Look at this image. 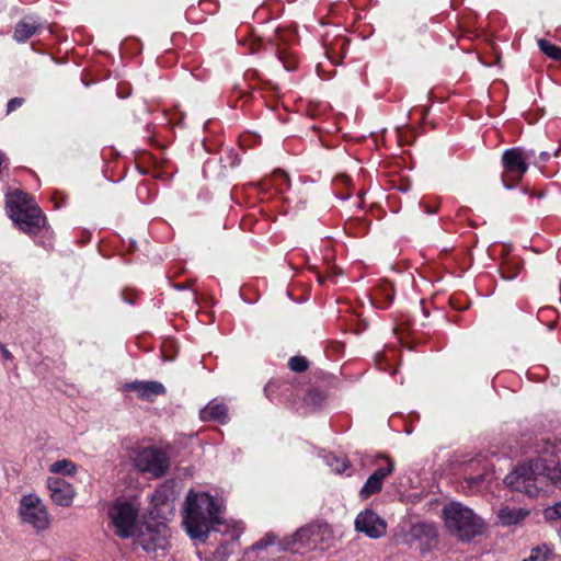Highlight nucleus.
Here are the masks:
<instances>
[{
	"label": "nucleus",
	"mask_w": 561,
	"mask_h": 561,
	"mask_svg": "<svg viewBox=\"0 0 561 561\" xmlns=\"http://www.w3.org/2000/svg\"><path fill=\"white\" fill-rule=\"evenodd\" d=\"M425 213L433 215L437 213V206L431 207L428 205H424Z\"/></svg>",
	"instance_id": "37"
},
{
	"label": "nucleus",
	"mask_w": 561,
	"mask_h": 561,
	"mask_svg": "<svg viewBox=\"0 0 561 561\" xmlns=\"http://www.w3.org/2000/svg\"><path fill=\"white\" fill-rule=\"evenodd\" d=\"M543 517L546 520H557L561 518V501L557 502L552 506L547 507L543 511Z\"/></svg>",
	"instance_id": "28"
},
{
	"label": "nucleus",
	"mask_w": 561,
	"mask_h": 561,
	"mask_svg": "<svg viewBox=\"0 0 561 561\" xmlns=\"http://www.w3.org/2000/svg\"><path fill=\"white\" fill-rule=\"evenodd\" d=\"M538 46L540 50L552 60H561V48L559 46H556L543 38L538 41Z\"/></svg>",
	"instance_id": "22"
},
{
	"label": "nucleus",
	"mask_w": 561,
	"mask_h": 561,
	"mask_svg": "<svg viewBox=\"0 0 561 561\" xmlns=\"http://www.w3.org/2000/svg\"><path fill=\"white\" fill-rule=\"evenodd\" d=\"M201 415H202V417H203L204 420H207V419H208V416H210V412L208 411V409H207V408H205V409H203V410L201 411Z\"/></svg>",
	"instance_id": "38"
},
{
	"label": "nucleus",
	"mask_w": 561,
	"mask_h": 561,
	"mask_svg": "<svg viewBox=\"0 0 561 561\" xmlns=\"http://www.w3.org/2000/svg\"><path fill=\"white\" fill-rule=\"evenodd\" d=\"M550 159V153L547 151H542L539 154V161L538 162H547Z\"/></svg>",
	"instance_id": "36"
},
{
	"label": "nucleus",
	"mask_w": 561,
	"mask_h": 561,
	"mask_svg": "<svg viewBox=\"0 0 561 561\" xmlns=\"http://www.w3.org/2000/svg\"><path fill=\"white\" fill-rule=\"evenodd\" d=\"M183 525L194 540L205 541L210 530V494L190 491L183 506Z\"/></svg>",
	"instance_id": "4"
},
{
	"label": "nucleus",
	"mask_w": 561,
	"mask_h": 561,
	"mask_svg": "<svg viewBox=\"0 0 561 561\" xmlns=\"http://www.w3.org/2000/svg\"><path fill=\"white\" fill-rule=\"evenodd\" d=\"M393 299V288L392 284L389 282H383L379 287L375 289L374 300L378 304V307L383 309L389 306V304Z\"/></svg>",
	"instance_id": "20"
},
{
	"label": "nucleus",
	"mask_w": 561,
	"mask_h": 561,
	"mask_svg": "<svg viewBox=\"0 0 561 561\" xmlns=\"http://www.w3.org/2000/svg\"><path fill=\"white\" fill-rule=\"evenodd\" d=\"M334 537L327 525L311 524L279 541L280 550L293 552L325 551L333 545Z\"/></svg>",
	"instance_id": "5"
},
{
	"label": "nucleus",
	"mask_w": 561,
	"mask_h": 561,
	"mask_svg": "<svg viewBox=\"0 0 561 561\" xmlns=\"http://www.w3.org/2000/svg\"><path fill=\"white\" fill-rule=\"evenodd\" d=\"M530 512L526 507H515L510 505L502 506L496 514V524L502 527H512L520 525Z\"/></svg>",
	"instance_id": "16"
},
{
	"label": "nucleus",
	"mask_w": 561,
	"mask_h": 561,
	"mask_svg": "<svg viewBox=\"0 0 561 561\" xmlns=\"http://www.w3.org/2000/svg\"><path fill=\"white\" fill-rule=\"evenodd\" d=\"M523 267L522 260L519 257H508L500 266V274L503 279L512 280L516 278Z\"/></svg>",
	"instance_id": "19"
},
{
	"label": "nucleus",
	"mask_w": 561,
	"mask_h": 561,
	"mask_svg": "<svg viewBox=\"0 0 561 561\" xmlns=\"http://www.w3.org/2000/svg\"><path fill=\"white\" fill-rule=\"evenodd\" d=\"M227 161L230 167H233L237 164L238 157L232 150L228 151Z\"/></svg>",
	"instance_id": "34"
},
{
	"label": "nucleus",
	"mask_w": 561,
	"mask_h": 561,
	"mask_svg": "<svg viewBox=\"0 0 561 561\" xmlns=\"http://www.w3.org/2000/svg\"><path fill=\"white\" fill-rule=\"evenodd\" d=\"M110 523L116 536L133 537L137 530L138 508L128 501H116L108 510Z\"/></svg>",
	"instance_id": "7"
},
{
	"label": "nucleus",
	"mask_w": 561,
	"mask_h": 561,
	"mask_svg": "<svg viewBox=\"0 0 561 561\" xmlns=\"http://www.w3.org/2000/svg\"><path fill=\"white\" fill-rule=\"evenodd\" d=\"M224 500L213 497V561H227L229 556L240 549V537L244 525L241 520L224 518Z\"/></svg>",
	"instance_id": "2"
},
{
	"label": "nucleus",
	"mask_w": 561,
	"mask_h": 561,
	"mask_svg": "<svg viewBox=\"0 0 561 561\" xmlns=\"http://www.w3.org/2000/svg\"><path fill=\"white\" fill-rule=\"evenodd\" d=\"M5 206L11 219L19 218L28 208L38 207L31 195L20 190L7 194Z\"/></svg>",
	"instance_id": "15"
},
{
	"label": "nucleus",
	"mask_w": 561,
	"mask_h": 561,
	"mask_svg": "<svg viewBox=\"0 0 561 561\" xmlns=\"http://www.w3.org/2000/svg\"><path fill=\"white\" fill-rule=\"evenodd\" d=\"M12 221L25 233L37 234L46 224V217L39 207L28 208L27 213H22L19 218Z\"/></svg>",
	"instance_id": "14"
},
{
	"label": "nucleus",
	"mask_w": 561,
	"mask_h": 561,
	"mask_svg": "<svg viewBox=\"0 0 561 561\" xmlns=\"http://www.w3.org/2000/svg\"><path fill=\"white\" fill-rule=\"evenodd\" d=\"M25 100L23 98H13L8 102L7 105V113L10 114L18 107L22 106L24 104Z\"/></svg>",
	"instance_id": "30"
},
{
	"label": "nucleus",
	"mask_w": 561,
	"mask_h": 561,
	"mask_svg": "<svg viewBox=\"0 0 561 561\" xmlns=\"http://www.w3.org/2000/svg\"><path fill=\"white\" fill-rule=\"evenodd\" d=\"M134 466L141 472L150 473L154 478H161L170 467V459L159 448L145 447L137 450L134 457Z\"/></svg>",
	"instance_id": "9"
},
{
	"label": "nucleus",
	"mask_w": 561,
	"mask_h": 561,
	"mask_svg": "<svg viewBox=\"0 0 561 561\" xmlns=\"http://www.w3.org/2000/svg\"><path fill=\"white\" fill-rule=\"evenodd\" d=\"M549 549L547 545L537 546L531 549L529 557L523 561H547Z\"/></svg>",
	"instance_id": "24"
},
{
	"label": "nucleus",
	"mask_w": 561,
	"mask_h": 561,
	"mask_svg": "<svg viewBox=\"0 0 561 561\" xmlns=\"http://www.w3.org/2000/svg\"><path fill=\"white\" fill-rule=\"evenodd\" d=\"M215 420L221 424H226L228 422V409L225 404L213 405V421Z\"/></svg>",
	"instance_id": "26"
},
{
	"label": "nucleus",
	"mask_w": 561,
	"mask_h": 561,
	"mask_svg": "<svg viewBox=\"0 0 561 561\" xmlns=\"http://www.w3.org/2000/svg\"><path fill=\"white\" fill-rule=\"evenodd\" d=\"M19 516L23 524L36 531H44L50 526V515L41 497L34 493L25 494L19 503Z\"/></svg>",
	"instance_id": "8"
},
{
	"label": "nucleus",
	"mask_w": 561,
	"mask_h": 561,
	"mask_svg": "<svg viewBox=\"0 0 561 561\" xmlns=\"http://www.w3.org/2000/svg\"><path fill=\"white\" fill-rule=\"evenodd\" d=\"M325 461L328 466L332 468V470L336 473L345 472L350 467V461L345 458H337L335 455L325 456Z\"/></svg>",
	"instance_id": "23"
},
{
	"label": "nucleus",
	"mask_w": 561,
	"mask_h": 561,
	"mask_svg": "<svg viewBox=\"0 0 561 561\" xmlns=\"http://www.w3.org/2000/svg\"><path fill=\"white\" fill-rule=\"evenodd\" d=\"M355 529L369 538H380L386 534L387 524L378 514L366 510L357 515Z\"/></svg>",
	"instance_id": "11"
},
{
	"label": "nucleus",
	"mask_w": 561,
	"mask_h": 561,
	"mask_svg": "<svg viewBox=\"0 0 561 561\" xmlns=\"http://www.w3.org/2000/svg\"><path fill=\"white\" fill-rule=\"evenodd\" d=\"M504 481L512 491L530 497L538 496L550 484L561 486L560 460L553 450H546L542 455L518 465Z\"/></svg>",
	"instance_id": "1"
},
{
	"label": "nucleus",
	"mask_w": 561,
	"mask_h": 561,
	"mask_svg": "<svg viewBox=\"0 0 561 561\" xmlns=\"http://www.w3.org/2000/svg\"><path fill=\"white\" fill-rule=\"evenodd\" d=\"M442 517L450 536L461 542H470L484 533L483 519L471 508L459 502H451L443 507Z\"/></svg>",
	"instance_id": "3"
},
{
	"label": "nucleus",
	"mask_w": 561,
	"mask_h": 561,
	"mask_svg": "<svg viewBox=\"0 0 561 561\" xmlns=\"http://www.w3.org/2000/svg\"><path fill=\"white\" fill-rule=\"evenodd\" d=\"M126 389L136 391L139 398L148 401L165 393L164 386L159 381H135L127 383Z\"/></svg>",
	"instance_id": "17"
},
{
	"label": "nucleus",
	"mask_w": 561,
	"mask_h": 561,
	"mask_svg": "<svg viewBox=\"0 0 561 561\" xmlns=\"http://www.w3.org/2000/svg\"><path fill=\"white\" fill-rule=\"evenodd\" d=\"M277 536L273 533L266 534L262 539L252 545L253 550H264L276 542Z\"/></svg>",
	"instance_id": "27"
},
{
	"label": "nucleus",
	"mask_w": 561,
	"mask_h": 561,
	"mask_svg": "<svg viewBox=\"0 0 561 561\" xmlns=\"http://www.w3.org/2000/svg\"><path fill=\"white\" fill-rule=\"evenodd\" d=\"M288 366L293 371L304 373L308 369L309 363L302 356H294L289 359Z\"/></svg>",
	"instance_id": "25"
},
{
	"label": "nucleus",
	"mask_w": 561,
	"mask_h": 561,
	"mask_svg": "<svg viewBox=\"0 0 561 561\" xmlns=\"http://www.w3.org/2000/svg\"><path fill=\"white\" fill-rule=\"evenodd\" d=\"M423 534L426 536H434L435 535V527L431 524H423L421 526Z\"/></svg>",
	"instance_id": "33"
},
{
	"label": "nucleus",
	"mask_w": 561,
	"mask_h": 561,
	"mask_svg": "<svg viewBox=\"0 0 561 561\" xmlns=\"http://www.w3.org/2000/svg\"><path fill=\"white\" fill-rule=\"evenodd\" d=\"M51 473H59L64 476H73L77 471L76 465L69 459H61L53 462L49 467Z\"/></svg>",
	"instance_id": "21"
},
{
	"label": "nucleus",
	"mask_w": 561,
	"mask_h": 561,
	"mask_svg": "<svg viewBox=\"0 0 561 561\" xmlns=\"http://www.w3.org/2000/svg\"><path fill=\"white\" fill-rule=\"evenodd\" d=\"M381 459L386 461V466L376 469L366 480L359 491L362 499L366 500L373 494L381 491L385 479L390 476L394 470V462L388 457L381 456Z\"/></svg>",
	"instance_id": "12"
},
{
	"label": "nucleus",
	"mask_w": 561,
	"mask_h": 561,
	"mask_svg": "<svg viewBox=\"0 0 561 561\" xmlns=\"http://www.w3.org/2000/svg\"><path fill=\"white\" fill-rule=\"evenodd\" d=\"M169 530L165 525H149L140 528L137 535L136 542L147 552H156L159 549H164L168 545Z\"/></svg>",
	"instance_id": "10"
},
{
	"label": "nucleus",
	"mask_w": 561,
	"mask_h": 561,
	"mask_svg": "<svg viewBox=\"0 0 561 561\" xmlns=\"http://www.w3.org/2000/svg\"><path fill=\"white\" fill-rule=\"evenodd\" d=\"M482 480H483V476L479 474L477 477H469V478H467L466 481L470 488H478L480 485V483L482 482Z\"/></svg>",
	"instance_id": "32"
},
{
	"label": "nucleus",
	"mask_w": 561,
	"mask_h": 561,
	"mask_svg": "<svg viewBox=\"0 0 561 561\" xmlns=\"http://www.w3.org/2000/svg\"><path fill=\"white\" fill-rule=\"evenodd\" d=\"M47 488L49 490L51 501L58 506H70L76 491L73 486L64 479L49 477L47 479Z\"/></svg>",
	"instance_id": "13"
},
{
	"label": "nucleus",
	"mask_w": 561,
	"mask_h": 561,
	"mask_svg": "<svg viewBox=\"0 0 561 561\" xmlns=\"http://www.w3.org/2000/svg\"><path fill=\"white\" fill-rule=\"evenodd\" d=\"M0 350L4 358L11 360L13 358L11 352H9L3 344H0Z\"/></svg>",
	"instance_id": "35"
},
{
	"label": "nucleus",
	"mask_w": 561,
	"mask_h": 561,
	"mask_svg": "<svg viewBox=\"0 0 561 561\" xmlns=\"http://www.w3.org/2000/svg\"><path fill=\"white\" fill-rule=\"evenodd\" d=\"M534 150L520 147L506 149L502 154V182L507 190L515 187L528 170V163L534 158Z\"/></svg>",
	"instance_id": "6"
},
{
	"label": "nucleus",
	"mask_w": 561,
	"mask_h": 561,
	"mask_svg": "<svg viewBox=\"0 0 561 561\" xmlns=\"http://www.w3.org/2000/svg\"><path fill=\"white\" fill-rule=\"evenodd\" d=\"M42 26L43 24L36 16L27 15L15 25L13 38L18 43H24L31 38Z\"/></svg>",
	"instance_id": "18"
},
{
	"label": "nucleus",
	"mask_w": 561,
	"mask_h": 561,
	"mask_svg": "<svg viewBox=\"0 0 561 561\" xmlns=\"http://www.w3.org/2000/svg\"><path fill=\"white\" fill-rule=\"evenodd\" d=\"M279 59L282 60L284 67L287 69V70H294L296 68V60L294 58H287L285 56V53H282L279 51Z\"/></svg>",
	"instance_id": "31"
},
{
	"label": "nucleus",
	"mask_w": 561,
	"mask_h": 561,
	"mask_svg": "<svg viewBox=\"0 0 561 561\" xmlns=\"http://www.w3.org/2000/svg\"><path fill=\"white\" fill-rule=\"evenodd\" d=\"M282 180V183L280 184H276L275 185L277 186V190L279 192L283 191V185H289V179H288V175L282 171V170H276L274 173H273V181L276 182L277 180Z\"/></svg>",
	"instance_id": "29"
}]
</instances>
